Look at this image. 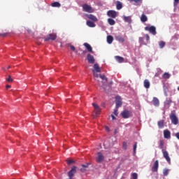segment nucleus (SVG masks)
Wrapping results in <instances>:
<instances>
[{
    "label": "nucleus",
    "mask_w": 179,
    "mask_h": 179,
    "mask_svg": "<svg viewBox=\"0 0 179 179\" xmlns=\"http://www.w3.org/2000/svg\"><path fill=\"white\" fill-rule=\"evenodd\" d=\"M92 106L94 108L93 115L94 117H99L100 115V111H101V109L100 108V106L96 103H92Z\"/></svg>",
    "instance_id": "1"
},
{
    "label": "nucleus",
    "mask_w": 179,
    "mask_h": 179,
    "mask_svg": "<svg viewBox=\"0 0 179 179\" xmlns=\"http://www.w3.org/2000/svg\"><path fill=\"white\" fill-rule=\"evenodd\" d=\"M145 30L146 31H149V33H150L153 36H156L157 34L156 27L155 26H147L145 27Z\"/></svg>",
    "instance_id": "2"
},
{
    "label": "nucleus",
    "mask_w": 179,
    "mask_h": 179,
    "mask_svg": "<svg viewBox=\"0 0 179 179\" xmlns=\"http://www.w3.org/2000/svg\"><path fill=\"white\" fill-rule=\"evenodd\" d=\"M83 10H84V12H87L88 13H93V12H94V8L91 7L88 4H83Z\"/></svg>",
    "instance_id": "3"
},
{
    "label": "nucleus",
    "mask_w": 179,
    "mask_h": 179,
    "mask_svg": "<svg viewBox=\"0 0 179 179\" xmlns=\"http://www.w3.org/2000/svg\"><path fill=\"white\" fill-rule=\"evenodd\" d=\"M151 170L152 173H157L159 170V160H156L154 162L152 166Z\"/></svg>",
    "instance_id": "4"
},
{
    "label": "nucleus",
    "mask_w": 179,
    "mask_h": 179,
    "mask_svg": "<svg viewBox=\"0 0 179 179\" xmlns=\"http://www.w3.org/2000/svg\"><path fill=\"white\" fill-rule=\"evenodd\" d=\"M107 15L109 17H112V19H115V17L118 16V13H117L115 10H110L107 12Z\"/></svg>",
    "instance_id": "5"
},
{
    "label": "nucleus",
    "mask_w": 179,
    "mask_h": 179,
    "mask_svg": "<svg viewBox=\"0 0 179 179\" xmlns=\"http://www.w3.org/2000/svg\"><path fill=\"white\" fill-rule=\"evenodd\" d=\"M170 118L173 125H177V124H178V118L177 117V116H176V114L171 113L170 115Z\"/></svg>",
    "instance_id": "6"
},
{
    "label": "nucleus",
    "mask_w": 179,
    "mask_h": 179,
    "mask_svg": "<svg viewBox=\"0 0 179 179\" xmlns=\"http://www.w3.org/2000/svg\"><path fill=\"white\" fill-rule=\"evenodd\" d=\"M121 115L123 118H129V117L132 115V112L128 110H124L123 112H122Z\"/></svg>",
    "instance_id": "7"
},
{
    "label": "nucleus",
    "mask_w": 179,
    "mask_h": 179,
    "mask_svg": "<svg viewBox=\"0 0 179 179\" xmlns=\"http://www.w3.org/2000/svg\"><path fill=\"white\" fill-rule=\"evenodd\" d=\"M162 153L164 159H166V162L168 163H170L171 162V159H170V157L169 156V152L167 151L164 150V149H162Z\"/></svg>",
    "instance_id": "8"
},
{
    "label": "nucleus",
    "mask_w": 179,
    "mask_h": 179,
    "mask_svg": "<svg viewBox=\"0 0 179 179\" xmlns=\"http://www.w3.org/2000/svg\"><path fill=\"white\" fill-rule=\"evenodd\" d=\"M100 79L102 80V85L99 83L100 86H102V87H104L106 85H107V78H106V76H99Z\"/></svg>",
    "instance_id": "9"
},
{
    "label": "nucleus",
    "mask_w": 179,
    "mask_h": 179,
    "mask_svg": "<svg viewBox=\"0 0 179 179\" xmlns=\"http://www.w3.org/2000/svg\"><path fill=\"white\" fill-rule=\"evenodd\" d=\"M164 138H165V139H170V138H171V133L169 129L164 130Z\"/></svg>",
    "instance_id": "10"
},
{
    "label": "nucleus",
    "mask_w": 179,
    "mask_h": 179,
    "mask_svg": "<svg viewBox=\"0 0 179 179\" xmlns=\"http://www.w3.org/2000/svg\"><path fill=\"white\" fill-rule=\"evenodd\" d=\"M116 108H120L121 106H122V101H121V97L120 96H116Z\"/></svg>",
    "instance_id": "11"
},
{
    "label": "nucleus",
    "mask_w": 179,
    "mask_h": 179,
    "mask_svg": "<svg viewBox=\"0 0 179 179\" xmlns=\"http://www.w3.org/2000/svg\"><path fill=\"white\" fill-rule=\"evenodd\" d=\"M103 160H104V156H103V154H101V152H98L96 157L97 163H101Z\"/></svg>",
    "instance_id": "12"
},
{
    "label": "nucleus",
    "mask_w": 179,
    "mask_h": 179,
    "mask_svg": "<svg viewBox=\"0 0 179 179\" xmlns=\"http://www.w3.org/2000/svg\"><path fill=\"white\" fill-rule=\"evenodd\" d=\"M75 173H76V167L73 166L71 170L69 172V177L70 179H72V177L75 175Z\"/></svg>",
    "instance_id": "13"
},
{
    "label": "nucleus",
    "mask_w": 179,
    "mask_h": 179,
    "mask_svg": "<svg viewBox=\"0 0 179 179\" xmlns=\"http://www.w3.org/2000/svg\"><path fill=\"white\" fill-rule=\"evenodd\" d=\"M55 38H57V35L55 34H51L45 38V41H48V40H55Z\"/></svg>",
    "instance_id": "14"
},
{
    "label": "nucleus",
    "mask_w": 179,
    "mask_h": 179,
    "mask_svg": "<svg viewBox=\"0 0 179 179\" xmlns=\"http://www.w3.org/2000/svg\"><path fill=\"white\" fill-rule=\"evenodd\" d=\"M87 60L90 64H93L94 62V57H93V55L88 54Z\"/></svg>",
    "instance_id": "15"
},
{
    "label": "nucleus",
    "mask_w": 179,
    "mask_h": 179,
    "mask_svg": "<svg viewBox=\"0 0 179 179\" xmlns=\"http://www.w3.org/2000/svg\"><path fill=\"white\" fill-rule=\"evenodd\" d=\"M87 17L88 19H90V20H92V22H97V17H96V16L92 15V14H89V15H87Z\"/></svg>",
    "instance_id": "16"
},
{
    "label": "nucleus",
    "mask_w": 179,
    "mask_h": 179,
    "mask_svg": "<svg viewBox=\"0 0 179 179\" xmlns=\"http://www.w3.org/2000/svg\"><path fill=\"white\" fill-rule=\"evenodd\" d=\"M84 46L85 47V48L87 49V51L89 52H93V48H92V46L90 45H89V43H85Z\"/></svg>",
    "instance_id": "17"
},
{
    "label": "nucleus",
    "mask_w": 179,
    "mask_h": 179,
    "mask_svg": "<svg viewBox=\"0 0 179 179\" xmlns=\"http://www.w3.org/2000/svg\"><path fill=\"white\" fill-rule=\"evenodd\" d=\"M115 39L117 40V41H119V43H124V41H125V39L120 35L116 36Z\"/></svg>",
    "instance_id": "18"
},
{
    "label": "nucleus",
    "mask_w": 179,
    "mask_h": 179,
    "mask_svg": "<svg viewBox=\"0 0 179 179\" xmlns=\"http://www.w3.org/2000/svg\"><path fill=\"white\" fill-rule=\"evenodd\" d=\"M153 104L155 106V107H159V105L160 104L159 99L156 97L153 98Z\"/></svg>",
    "instance_id": "19"
},
{
    "label": "nucleus",
    "mask_w": 179,
    "mask_h": 179,
    "mask_svg": "<svg viewBox=\"0 0 179 179\" xmlns=\"http://www.w3.org/2000/svg\"><path fill=\"white\" fill-rule=\"evenodd\" d=\"M87 26H88V27H96V24H94V22H93L90 20H87Z\"/></svg>",
    "instance_id": "20"
},
{
    "label": "nucleus",
    "mask_w": 179,
    "mask_h": 179,
    "mask_svg": "<svg viewBox=\"0 0 179 179\" xmlns=\"http://www.w3.org/2000/svg\"><path fill=\"white\" fill-rule=\"evenodd\" d=\"M144 87H145V89H149L150 87V82H149V80H144Z\"/></svg>",
    "instance_id": "21"
},
{
    "label": "nucleus",
    "mask_w": 179,
    "mask_h": 179,
    "mask_svg": "<svg viewBox=\"0 0 179 179\" xmlns=\"http://www.w3.org/2000/svg\"><path fill=\"white\" fill-rule=\"evenodd\" d=\"M123 19L124 20V22H126L127 23H131L132 22V20L131 19V16H123Z\"/></svg>",
    "instance_id": "22"
},
{
    "label": "nucleus",
    "mask_w": 179,
    "mask_h": 179,
    "mask_svg": "<svg viewBox=\"0 0 179 179\" xmlns=\"http://www.w3.org/2000/svg\"><path fill=\"white\" fill-rule=\"evenodd\" d=\"M93 71H94L95 72H101L100 66H99V64H95L94 65Z\"/></svg>",
    "instance_id": "23"
},
{
    "label": "nucleus",
    "mask_w": 179,
    "mask_h": 179,
    "mask_svg": "<svg viewBox=\"0 0 179 179\" xmlns=\"http://www.w3.org/2000/svg\"><path fill=\"white\" fill-rule=\"evenodd\" d=\"M113 40H114V38H113L111 36H107V43H108V44H112Z\"/></svg>",
    "instance_id": "24"
},
{
    "label": "nucleus",
    "mask_w": 179,
    "mask_h": 179,
    "mask_svg": "<svg viewBox=\"0 0 179 179\" xmlns=\"http://www.w3.org/2000/svg\"><path fill=\"white\" fill-rule=\"evenodd\" d=\"M51 6H52L53 8H59L61 6V3H59V2H54L52 3Z\"/></svg>",
    "instance_id": "25"
},
{
    "label": "nucleus",
    "mask_w": 179,
    "mask_h": 179,
    "mask_svg": "<svg viewBox=\"0 0 179 179\" xmlns=\"http://www.w3.org/2000/svg\"><path fill=\"white\" fill-rule=\"evenodd\" d=\"M116 8H117V10H120V9H122V3L120 1H117Z\"/></svg>",
    "instance_id": "26"
},
{
    "label": "nucleus",
    "mask_w": 179,
    "mask_h": 179,
    "mask_svg": "<svg viewBox=\"0 0 179 179\" xmlns=\"http://www.w3.org/2000/svg\"><path fill=\"white\" fill-rule=\"evenodd\" d=\"M158 127L160 129L164 128V120H159L158 122Z\"/></svg>",
    "instance_id": "27"
},
{
    "label": "nucleus",
    "mask_w": 179,
    "mask_h": 179,
    "mask_svg": "<svg viewBox=\"0 0 179 179\" xmlns=\"http://www.w3.org/2000/svg\"><path fill=\"white\" fill-rule=\"evenodd\" d=\"M108 23L110 25V26H114V24H115V20L111 19V18H108Z\"/></svg>",
    "instance_id": "28"
},
{
    "label": "nucleus",
    "mask_w": 179,
    "mask_h": 179,
    "mask_svg": "<svg viewBox=\"0 0 179 179\" xmlns=\"http://www.w3.org/2000/svg\"><path fill=\"white\" fill-rule=\"evenodd\" d=\"M115 59H116V61H117V62H119L120 64L124 62V59H123L122 57L116 56V57H115Z\"/></svg>",
    "instance_id": "29"
},
{
    "label": "nucleus",
    "mask_w": 179,
    "mask_h": 179,
    "mask_svg": "<svg viewBox=\"0 0 179 179\" xmlns=\"http://www.w3.org/2000/svg\"><path fill=\"white\" fill-rule=\"evenodd\" d=\"M169 173H170V169H164L163 170V175L164 176V177H167V176H169Z\"/></svg>",
    "instance_id": "30"
},
{
    "label": "nucleus",
    "mask_w": 179,
    "mask_h": 179,
    "mask_svg": "<svg viewBox=\"0 0 179 179\" xmlns=\"http://www.w3.org/2000/svg\"><path fill=\"white\" fill-rule=\"evenodd\" d=\"M141 22H148V17H146V15H145L144 14H143V15H141Z\"/></svg>",
    "instance_id": "31"
},
{
    "label": "nucleus",
    "mask_w": 179,
    "mask_h": 179,
    "mask_svg": "<svg viewBox=\"0 0 179 179\" xmlns=\"http://www.w3.org/2000/svg\"><path fill=\"white\" fill-rule=\"evenodd\" d=\"M92 72L94 74V78H95V80H97V79H99V74L94 70H92Z\"/></svg>",
    "instance_id": "32"
},
{
    "label": "nucleus",
    "mask_w": 179,
    "mask_h": 179,
    "mask_svg": "<svg viewBox=\"0 0 179 179\" xmlns=\"http://www.w3.org/2000/svg\"><path fill=\"white\" fill-rule=\"evenodd\" d=\"M163 78L164 79H170V74L169 73H165L164 75H163Z\"/></svg>",
    "instance_id": "33"
},
{
    "label": "nucleus",
    "mask_w": 179,
    "mask_h": 179,
    "mask_svg": "<svg viewBox=\"0 0 179 179\" xmlns=\"http://www.w3.org/2000/svg\"><path fill=\"white\" fill-rule=\"evenodd\" d=\"M139 43H141V44H143L144 45H146V43H145L143 41V37H140L139 38Z\"/></svg>",
    "instance_id": "34"
},
{
    "label": "nucleus",
    "mask_w": 179,
    "mask_h": 179,
    "mask_svg": "<svg viewBox=\"0 0 179 179\" xmlns=\"http://www.w3.org/2000/svg\"><path fill=\"white\" fill-rule=\"evenodd\" d=\"M164 45H166V43L164 42H163V41L159 42L160 48H163V47H164Z\"/></svg>",
    "instance_id": "35"
},
{
    "label": "nucleus",
    "mask_w": 179,
    "mask_h": 179,
    "mask_svg": "<svg viewBox=\"0 0 179 179\" xmlns=\"http://www.w3.org/2000/svg\"><path fill=\"white\" fill-rule=\"evenodd\" d=\"M164 148V142L163 141H160V148L163 150Z\"/></svg>",
    "instance_id": "36"
},
{
    "label": "nucleus",
    "mask_w": 179,
    "mask_h": 179,
    "mask_svg": "<svg viewBox=\"0 0 179 179\" xmlns=\"http://www.w3.org/2000/svg\"><path fill=\"white\" fill-rule=\"evenodd\" d=\"M144 36L146 38L147 43H149V41L150 40V37L149 36V35L148 34H145Z\"/></svg>",
    "instance_id": "37"
},
{
    "label": "nucleus",
    "mask_w": 179,
    "mask_h": 179,
    "mask_svg": "<svg viewBox=\"0 0 179 179\" xmlns=\"http://www.w3.org/2000/svg\"><path fill=\"white\" fill-rule=\"evenodd\" d=\"M87 165H83V168H81V171H85V170H86V169H87Z\"/></svg>",
    "instance_id": "38"
},
{
    "label": "nucleus",
    "mask_w": 179,
    "mask_h": 179,
    "mask_svg": "<svg viewBox=\"0 0 179 179\" xmlns=\"http://www.w3.org/2000/svg\"><path fill=\"white\" fill-rule=\"evenodd\" d=\"M179 0H174L173 5L174 6H177L178 5Z\"/></svg>",
    "instance_id": "39"
},
{
    "label": "nucleus",
    "mask_w": 179,
    "mask_h": 179,
    "mask_svg": "<svg viewBox=\"0 0 179 179\" xmlns=\"http://www.w3.org/2000/svg\"><path fill=\"white\" fill-rule=\"evenodd\" d=\"M131 2H135L136 3H138L139 2H142V0H130Z\"/></svg>",
    "instance_id": "40"
},
{
    "label": "nucleus",
    "mask_w": 179,
    "mask_h": 179,
    "mask_svg": "<svg viewBox=\"0 0 179 179\" xmlns=\"http://www.w3.org/2000/svg\"><path fill=\"white\" fill-rule=\"evenodd\" d=\"M7 82H13L12 77L10 76H8V78L6 79Z\"/></svg>",
    "instance_id": "41"
},
{
    "label": "nucleus",
    "mask_w": 179,
    "mask_h": 179,
    "mask_svg": "<svg viewBox=\"0 0 179 179\" xmlns=\"http://www.w3.org/2000/svg\"><path fill=\"white\" fill-rule=\"evenodd\" d=\"M73 162H74V161L73 159L67 160V164H72V163H73Z\"/></svg>",
    "instance_id": "42"
},
{
    "label": "nucleus",
    "mask_w": 179,
    "mask_h": 179,
    "mask_svg": "<svg viewBox=\"0 0 179 179\" xmlns=\"http://www.w3.org/2000/svg\"><path fill=\"white\" fill-rule=\"evenodd\" d=\"M114 114H115V115L116 117L118 115V110H117V109H115V110H114Z\"/></svg>",
    "instance_id": "43"
},
{
    "label": "nucleus",
    "mask_w": 179,
    "mask_h": 179,
    "mask_svg": "<svg viewBox=\"0 0 179 179\" xmlns=\"http://www.w3.org/2000/svg\"><path fill=\"white\" fill-rule=\"evenodd\" d=\"M136 148H137V144L135 143L134 145V152L135 153V152H136Z\"/></svg>",
    "instance_id": "44"
},
{
    "label": "nucleus",
    "mask_w": 179,
    "mask_h": 179,
    "mask_svg": "<svg viewBox=\"0 0 179 179\" xmlns=\"http://www.w3.org/2000/svg\"><path fill=\"white\" fill-rule=\"evenodd\" d=\"M123 149H127V142L123 143Z\"/></svg>",
    "instance_id": "45"
},
{
    "label": "nucleus",
    "mask_w": 179,
    "mask_h": 179,
    "mask_svg": "<svg viewBox=\"0 0 179 179\" xmlns=\"http://www.w3.org/2000/svg\"><path fill=\"white\" fill-rule=\"evenodd\" d=\"M70 48H71V50L72 51H76V49H75V48H74L73 45H71V46H70Z\"/></svg>",
    "instance_id": "46"
},
{
    "label": "nucleus",
    "mask_w": 179,
    "mask_h": 179,
    "mask_svg": "<svg viewBox=\"0 0 179 179\" xmlns=\"http://www.w3.org/2000/svg\"><path fill=\"white\" fill-rule=\"evenodd\" d=\"M105 129H106V131H107L108 132L110 131V128H108V127H107V126L105 127Z\"/></svg>",
    "instance_id": "47"
},
{
    "label": "nucleus",
    "mask_w": 179,
    "mask_h": 179,
    "mask_svg": "<svg viewBox=\"0 0 179 179\" xmlns=\"http://www.w3.org/2000/svg\"><path fill=\"white\" fill-rule=\"evenodd\" d=\"M110 117H111L113 121H114V120H115V116H114V115H111Z\"/></svg>",
    "instance_id": "48"
},
{
    "label": "nucleus",
    "mask_w": 179,
    "mask_h": 179,
    "mask_svg": "<svg viewBox=\"0 0 179 179\" xmlns=\"http://www.w3.org/2000/svg\"><path fill=\"white\" fill-rule=\"evenodd\" d=\"M176 136L179 140V133H176Z\"/></svg>",
    "instance_id": "49"
},
{
    "label": "nucleus",
    "mask_w": 179,
    "mask_h": 179,
    "mask_svg": "<svg viewBox=\"0 0 179 179\" xmlns=\"http://www.w3.org/2000/svg\"><path fill=\"white\" fill-rule=\"evenodd\" d=\"M6 89H10V85H6Z\"/></svg>",
    "instance_id": "50"
},
{
    "label": "nucleus",
    "mask_w": 179,
    "mask_h": 179,
    "mask_svg": "<svg viewBox=\"0 0 179 179\" xmlns=\"http://www.w3.org/2000/svg\"><path fill=\"white\" fill-rule=\"evenodd\" d=\"M7 69H10V66H8L7 67Z\"/></svg>",
    "instance_id": "51"
},
{
    "label": "nucleus",
    "mask_w": 179,
    "mask_h": 179,
    "mask_svg": "<svg viewBox=\"0 0 179 179\" xmlns=\"http://www.w3.org/2000/svg\"><path fill=\"white\" fill-rule=\"evenodd\" d=\"M3 71H5V69H3Z\"/></svg>",
    "instance_id": "52"
}]
</instances>
